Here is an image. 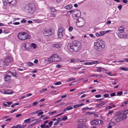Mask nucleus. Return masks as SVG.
<instances>
[{"label":"nucleus","instance_id":"obj_36","mask_svg":"<svg viewBox=\"0 0 128 128\" xmlns=\"http://www.w3.org/2000/svg\"><path fill=\"white\" fill-rule=\"evenodd\" d=\"M92 108H88V107H86L82 108V109H81V110L82 111H83L84 110H86L88 109H92Z\"/></svg>","mask_w":128,"mask_h":128},{"label":"nucleus","instance_id":"obj_22","mask_svg":"<svg viewBox=\"0 0 128 128\" xmlns=\"http://www.w3.org/2000/svg\"><path fill=\"white\" fill-rule=\"evenodd\" d=\"M72 7V6L71 5L69 4L65 6L64 8L65 9L67 10H70Z\"/></svg>","mask_w":128,"mask_h":128},{"label":"nucleus","instance_id":"obj_16","mask_svg":"<svg viewBox=\"0 0 128 128\" xmlns=\"http://www.w3.org/2000/svg\"><path fill=\"white\" fill-rule=\"evenodd\" d=\"M74 14L77 17H79L80 15V10H77L74 12Z\"/></svg>","mask_w":128,"mask_h":128},{"label":"nucleus","instance_id":"obj_7","mask_svg":"<svg viewBox=\"0 0 128 128\" xmlns=\"http://www.w3.org/2000/svg\"><path fill=\"white\" fill-rule=\"evenodd\" d=\"M85 22L84 19L81 18H78L76 22V26L80 27L83 26L85 24Z\"/></svg>","mask_w":128,"mask_h":128},{"label":"nucleus","instance_id":"obj_38","mask_svg":"<svg viewBox=\"0 0 128 128\" xmlns=\"http://www.w3.org/2000/svg\"><path fill=\"white\" fill-rule=\"evenodd\" d=\"M68 110H72L73 108L72 107H71L70 106L66 108Z\"/></svg>","mask_w":128,"mask_h":128},{"label":"nucleus","instance_id":"obj_60","mask_svg":"<svg viewBox=\"0 0 128 128\" xmlns=\"http://www.w3.org/2000/svg\"><path fill=\"white\" fill-rule=\"evenodd\" d=\"M75 11H74V10H70L69 11V12H70V14H71L72 13H73L74 14V12Z\"/></svg>","mask_w":128,"mask_h":128},{"label":"nucleus","instance_id":"obj_46","mask_svg":"<svg viewBox=\"0 0 128 128\" xmlns=\"http://www.w3.org/2000/svg\"><path fill=\"white\" fill-rule=\"evenodd\" d=\"M47 90V89L46 88H44L42 90L40 91V92L41 93H42L43 92H44L46 91Z\"/></svg>","mask_w":128,"mask_h":128},{"label":"nucleus","instance_id":"obj_19","mask_svg":"<svg viewBox=\"0 0 128 128\" xmlns=\"http://www.w3.org/2000/svg\"><path fill=\"white\" fill-rule=\"evenodd\" d=\"M105 102L104 101L102 102L101 103L98 104L96 107L98 108H101V107L105 104Z\"/></svg>","mask_w":128,"mask_h":128},{"label":"nucleus","instance_id":"obj_44","mask_svg":"<svg viewBox=\"0 0 128 128\" xmlns=\"http://www.w3.org/2000/svg\"><path fill=\"white\" fill-rule=\"evenodd\" d=\"M61 84V82H58L55 83L54 84L56 85L60 84Z\"/></svg>","mask_w":128,"mask_h":128},{"label":"nucleus","instance_id":"obj_4","mask_svg":"<svg viewBox=\"0 0 128 128\" xmlns=\"http://www.w3.org/2000/svg\"><path fill=\"white\" fill-rule=\"evenodd\" d=\"M18 39L21 40H24L30 38V37L28 34L24 32H19L18 35Z\"/></svg>","mask_w":128,"mask_h":128},{"label":"nucleus","instance_id":"obj_29","mask_svg":"<svg viewBox=\"0 0 128 128\" xmlns=\"http://www.w3.org/2000/svg\"><path fill=\"white\" fill-rule=\"evenodd\" d=\"M122 119L120 117L118 118H117L115 120V121L116 122H120V121H122Z\"/></svg>","mask_w":128,"mask_h":128},{"label":"nucleus","instance_id":"obj_50","mask_svg":"<svg viewBox=\"0 0 128 128\" xmlns=\"http://www.w3.org/2000/svg\"><path fill=\"white\" fill-rule=\"evenodd\" d=\"M52 122H53L52 121H51L50 122L48 123V124L49 125H48L49 126H50V127H51L52 126Z\"/></svg>","mask_w":128,"mask_h":128},{"label":"nucleus","instance_id":"obj_2","mask_svg":"<svg viewBox=\"0 0 128 128\" xmlns=\"http://www.w3.org/2000/svg\"><path fill=\"white\" fill-rule=\"evenodd\" d=\"M104 42L102 40H97V42H94V48L98 51H100L105 47Z\"/></svg>","mask_w":128,"mask_h":128},{"label":"nucleus","instance_id":"obj_62","mask_svg":"<svg viewBox=\"0 0 128 128\" xmlns=\"http://www.w3.org/2000/svg\"><path fill=\"white\" fill-rule=\"evenodd\" d=\"M104 96L105 98H107L108 97L109 94H104Z\"/></svg>","mask_w":128,"mask_h":128},{"label":"nucleus","instance_id":"obj_58","mask_svg":"<svg viewBox=\"0 0 128 128\" xmlns=\"http://www.w3.org/2000/svg\"><path fill=\"white\" fill-rule=\"evenodd\" d=\"M20 128V124H18L16 126V128Z\"/></svg>","mask_w":128,"mask_h":128},{"label":"nucleus","instance_id":"obj_39","mask_svg":"<svg viewBox=\"0 0 128 128\" xmlns=\"http://www.w3.org/2000/svg\"><path fill=\"white\" fill-rule=\"evenodd\" d=\"M27 44H23V46L24 47V48L25 49L27 50L28 48V47H27Z\"/></svg>","mask_w":128,"mask_h":128},{"label":"nucleus","instance_id":"obj_11","mask_svg":"<svg viewBox=\"0 0 128 128\" xmlns=\"http://www.w3.org/2000/svg\"><path fill=\"white\" fill-rule=\"evenodd\" d=\"M62 44L60 43L54 44H52V46L54 48H60L62 46Z\"/></svg>","mask_w":128,"mask_h":128},{"label":"nucleus","instance_id":"obj_30","mask_svg":"<svg viewBox=\"0 0 128 128\" xmlns=\"http://www.w3.org/2000/svg\"><path fill=\"white\" fill-rule=\"evenodd\" d=\"M113 112V110H112L110 111L107 114H106V116H109L110 115H111L112 114V113Z\"/></svg>","mask_w":128,"mask_h":128},{"label":"nucleus","instance_id":"obj_52","mask_svg":"<svg viewBox=\"0 0 128 128\" xmlns=\"http://www.w3.org/2000/svg\"><path fill=\"white\" fill-rule=\"evenodd\" d=\"M105 76H103V75L102 74H98V78H103Z\"/></svg>","mask_w":128,"mask_h":128},{"label":"nucleus","instance_id":"obj_8","mask_svg":"<svg viewBox=\"0 0 128 128\" xmlns=\"http://www.w3.org/2000/svg\"><path fill=\"white\" fill-rule=\"evenodd\" d=\"M52 33L50 29H45L43 32V34L44 36H48L50 35Z\"/></svg>","mask_w":128,"mask_h":128},{"label":"nucleus","instance_id":"obj_63","mask_svg":"<svg viewBox=\"0 0 128 128\" xmlns=\"http://www.w3.org/2000/svg\"><path fill=\"white\" fill-rule=\"evenodd\" d=\"M115 93H113L110 94V96H115Z\"/></svg>","mask_w":128,"mask_h":128},{"label":"nucleus","instance_id":"obj_17","mask_svg":"<svg viewBox=\"0 0 128 128\" xmlns=\"http://www.w3.org/2000/svg\"><path fill=\"white\" fill-rule=\"evenodd\" d=\"M77 128H86L84 123H80L78 124Z\"/></svg>","mask_w":128,"mask_h":128},{"label":"nucleus","instance_id":"obj_12","mask_svg":"<svg viewBox=\"0 0 128 128\" xmlns=\"http://www.w3.org/2000/svg\"><path fill=\"white\" fill-rule=\"evenodd\" d=\"M8 4L11 6L14 5L16 4V0H6Z\"/></svg>","mask_w":128,"mask_h":128},{"label":"nucleus","instance_id":"obj_32","mask_svg":"<svg viewBox=\"0 0 128 128\" xmlns=\"http://www.w3.org/2000/svg\"><path fill=\"white\" fill-rule=\"evenodd\" d=\"M120 117L122 119V120H123L126 119L127 117V116L126 115L124 114L123 116H121Z\"/></svg>","mask_w":128,"mask_h":128},{"label":"nucleus","instance_id":"obj_20","mask_svg":"<svg viewBox=\"0 0 128 128\" xmlns=\"http://www.w3.org/2000/svg\"><path fill=\"white\" fill-rule=\"evenodd\" d=\"M124 28L123 26H121L119 27L118 28V31L121 33L124 32Z\"/></svg>","mask_w":128,"mask_h":128},{"label":"nucleus","instance_id":"obj_31","mask_svg":"<svg viewBox=\"0 0 128 128\" xmlns=\"http://www.w3.org/2000/svg\"><path fill=\"white\" fill-rule=\"evenodd\" d=\"M34 64L31 62H28L27 64V66L28 67L30 66H32L34 65Z\"/></svg>","mask_w":128,"mask_h":128},{"label":"nucleus","instance_id":"obj_48","mask_svg":"<svg viewBox=\"0 0 128 128\" xmlns=\"http://www.w3.org/2000/svg\"><path fill=\"white\" fill-rule=\"evenodd\" d=\"M68 118L67 116H64L62 118V120H66Z\"/></svg>","mask_w":128,"mask_h":128},{"label":"nucleus","instance_id":"obj_40","mask_svg":"<svg viewBox=\"0 0 128 128\" xmlns=\"http://www.w3.org/2000/svg\"><path fill=\"white\" fill-rule=\"evenodd\" d=\"M50 10L52 12H55L56 10L55 9L53 8H50Z\"/></svg>","mask_w":128,"mask_h":128},{"label":"nucleus","instance_id":"obj_9","mask_svg":"<svg viewBox=\"0 0 128 128\" xmlns=\"http://www.w3.org/2000/svg\"><path fill=\"white\" fill-rule=\"evenodd\" d=\"M0 92L2 93L5 94H12L13 93L12 91H10L8 90H1Z\"/></svg>","mask_w":128,"mask_h":128},{"label":"nucleus","instance_id":"obj_24","mask_svg":"<svg viewBox=\"0 0 128 128\" xmlns=\"http://www.w3.org/2000/svg\"><path fill=\"white\" fill-rule=\"evenodd\" d=\"M120 69L121 70H123L124 71H126L128 70V68H124L121 66L120 67Z\"/></svg>","mask_w":128,"mask_h":128},{"label":"nucleus","instance_id":"obj_64","mask_svg":"<svg viewBox=\"0 0 128 128\" xmlns=\"http://www.w3.org/2000/svg\"><path fill=\"white\" fill-rule=\"evenodd\" d=\"M79 106L78 104H76L74 105V108H78Z\"/></svg>","mask_w":128,"mask_h":128},{"label":"nucleus","instance_id":"obj_28","mask_svg":"<svg viewBox=\"0 0 128 128\" xmlns=\"http://www.w3.org/2000/svg\"><path fill=\"white\" fill-rule=\"evenodd\" d=\"M30 46L32 48H33L34 49H35L36 47V45L34 43H32L31 44Z\"/></svg>","mask_w":128,"mask_h":128},{"label":"nucleus","instance_id":"obj_57","mask_svg":"<svg viewBox=\"0 0 128 128\" xmlns=\"http://www.w3.org/2000/svg\"><path fill=\"white\" fill-rule=\"evenodd\" d=\"M37 102H33L32 103V106H35L37 105Z\"/></svg>","mask_w":128,"mask_h":128},{"label":"nucleus","instance_id":"obj_53","mask_svg":"<svg viewBox=\"0 0 128 128\" xmlns=\"http://www.w3.org/2000/svg\"><path fill=\"white\" fill-rule=\"evenodd\" d=\"M38 111H39L38 110V111H36V112H32L30 114V115H31V114H32H32H36V113H37V112H38Z\"/></svg>","mask_w":128,"mask_h":128},{"label":"nucleus","instance_id":"obj_34","mask_svg":"<svg viewBox=\"0 0 128 128\" xmlns=\"http://www.w3.org/2000/svg\"><path fill=\"white\" fill-rule=\"evenodd\" d=\"M75 78H71L68 79L67 80V81L68 82H69L72 80H75Z\"/></svg>","mask_w":128,"mask_h":128},{"label":"nucleus","instance_id":"obj_42","mask_svg":"<svg viewBox=\"0 0 128 128\" xmlns=\"http://www.w3.org/2000/svg\"><path fill=\"white\" fill-rule=\"evenodd\" d=\"M112 107L110 106H106V110H108V109H111L112 108Z\"/></svg>","mask_w":128,"mask_h":128},{"label":"nucleus","instance_id":"obj_6","mask_svg":"<svg viewBox=\"0 0 128 128\" xmlns=\"http://www.w3.org/2000/svg\"><path fill=\"white\" fill-rule=\"evenodd\" d=\"M61 60V58L56 54H53L48 58V61L49 62H58Z\"/></svg>","mask_w":128,"mask_h":128},{"label":"nucleus","instance_id":"obj_3","mask_svg":"<svg viewBox=\"0 0 128 128\" xmlns=\"http://www.w3.org/2000/svg\"><path fill=\"white\" fill-rule=\"evenodd\" d=\"M13 61V58L11 56L8 57L4 60H1L0 61V67H4L10 65Z\"/></svg>","mask_w":128,"mask_h":128},{"label":"nucleus","instance_id":"obj_10","mask_svg":"<svg viewBox=\"0 0 128 128\" xmlns=\"http://www.w3.org/2000/svg\"><path fill=\"white\" fill-rule=\"evenodd\" d=\"M101 122V120H92L90 122V124L91 125L94 124H99V122Z\"/></svg>","mask_w":128,"mask_h":128},{"label":"nucleus","instance_id":"obj_41","mask_svg":"<svg viewBox=\"0 0 128 128\" xmlns=\"http://www.w3.org/2000/svg\"><path fill=\"white\" fill-rule=\"evenodd\" d=\"M101 97V95L100 94H98L96 95L95 97L96 98H100Z\"/></svg>","mask_w":128,"mask_h":128},{"label":"nucleus","instance_id":"obj_14","mask_svg":"<svg viewBox=\"0 0 128 128\" xmlns=\"http://www.w3.org/2000/svg\"><path fill=\"white\" fill-rule=\"evenodd\" d=\"M118 112V114H119L120 116L122 115L123 114L126 115L128 113V110H125L121 112Z\"/></svg>","mask_w":128,"mask_h":128},{"label":"nucleus","instance_id":"obj_18","mask_svg":"<svg viewBox=\"0 0 128 128\" xmlns=\"http://www.w3.org/2000/svg\"><path fill=\"white\" fill-rule=\"evenodd\" d=\"M111 32V31L110 30H106V31H101L100 32V36H102L104 35L106 33L109 32Z\"/></svg>","mask_w":128,"mask_h":128},{"label":"nucleus","instance_id":"obj_1","mask_svg":"<svg viewBox=\"0 0 128 128\" xmlns=\"http://www.w3.org/2000/svg\"><path fill=\"white\" fill-rule=\"evenodd\" d=\"M82 48L80 42L78 41H74L72 43L69 44L68 45V48L69 50L72 52H77Z\"/></svg>","mask_w":128,"mask_h":128},{"label":"nucleus","instance_id":"obj_45","mask_svg":"<svg viewBox=\"0 0 128 128\" xmlns=\"http://www.w3.org/2000/svg\"><path fill=\"white\" fill-rule=\"evenodd\" d=\"M122 5H120L118 6V8L120 10H121L122 8Z\"/></svg>","mask_w":128,"mask_h":128},{"label":"nucleus","instance_id":"obj_61","mask_svg":"<svg viewBox=\"0 0 128 128\" xmlns=\"http://www.w3.org/2000/svg\"><path fill=\"white\" fill-rule=\"evenodd\" d=\"M20 24V23L19 22H16L13 23V24L15 25H18Z\"/></svg>","mask_w":128,"mask_h":128},{"label":"nucleus","instance_id":"obj_15","mask_svg":"<svg viewBox=\"0 0 128 128\" xmlns=\"http://www.w3.org/2000/svg\"><path fill=\"white\" fill-rule=\"evenodd\" d=\"M98 62L96 60H95L91 62H85L84 63L85 65H92L93 64H95L96 63H98Z\"/></svg>","mask_w":128,"mask_h":128},{"label":"nucleus","instance_id":"obj_59","mask_svg":"<svg viewBox=\"0 0 128 128\" xmlns=\"http://www.w3.org/2000/svg\"><path fill=\"white\" fill-rule=\"evenodd\" d=\"M67 96V95L66 94L62 96L61 98H62L66 97Z\"/></svg>","mask_w":128,"mask_h":128},{"label":"nucleus","instance_id":"obj_35","mask_svg":"<svg viewBox=\"0 0 128 128\" xmlns=\"http://www.w3.org/2000/svg\"><path fill=\"white\" fill-rule=\"evenodd\" d=\"M30 120H31L30 118H28V119L25 120L24 122L25 123H29Z\"/></svg>","mask_w":128,"mask_h":128},{"label":"nucleus","instance_id":"obj_37","mask_svg":"<svg viewBox=\"0 0 128 128\" xmlns=\"http://www.w3.org/2000/svg\"><path fill=\"white\" fill-rule=\"evenodd\" d=\"M73 28L72 26H70L68 28V30L69 32H71L73 30Z\"/></svg>","mask_w":128,"mask_h":128},{"label":"nucleus","instance_id":"obj_23","mask_svg":"<svg viewBox=\"0 0 128 128\" xmlns=\"http://www.w3.org/2000/svg\"><path fill=\"white\" fill-rule=\"evenodd\" d=\"M78 60L77 58H73L71 59L70 60V62H78Z\"/></svg>","mask_w":128,"mask_h":128},{"label":"nucleus","instance_id":"obj_54","mask_svg":"<svg viewBox=\"0 0 128 128\" xmlns=\"http://www.w3.org/2000/svg\"><path fill=\"white\" fill-rule=\"evenodd\" d=\"M56 14H51L50 16V17H53L55 18L56 17Z\"/></svg>","mask_w":128,"mask_h":128},{"label":"nucleus","instance_id":"obj_25","mask_svg":"<svg viewBox=\"0 0 128 128\" xmlns=\"http://www.w3.org/2000/svg\"><path fill=\"white\" fill-rule=\"evenodd\" d=\"M64 31V28L60 26L59 27L58 32H63Z\"/></svg>","mask_w":128,"mask_h":128},{"label":"nucleus","instance_id":"obj_5","mask_svg":"<svg viewBox=\"0 0 128 128\" xmlns=\"http://www.w3.org/2000/svg\"><path fill=\"white\" fill-rule=\"evenodd\" d=\"M24 8L26 11L31 13H34L36 10L35 6L33 4H30L26 6Z\"/></svg>","mask_w":128,"mask_h":128},{"label":"nucleus","instance_id":"obj_33","mask_svg":"<svg viewBox=\"0 0 128 128\" xmlns=\"http://www.w3.org/2000/svg\"><path fill=\"white\" fill-rule=\"evenodd\" d=\"M34 21L37 23H41L42 22V20H34Z\"/></svg>","mask_w":128,"mask_h":128},{"label":"nucleus","instance_id":"obj_47","mask_svg":"<svg viewBox=\"0 0 128 128\" xmlns=\"http://www.w3.org/2000/svg\"><path fill=\"white\" fill-rule=\"evenodd\" d=\"M27 20L24 19H23L21 21V22L23 23H25L26 22Z\"/></svg>","mask_w":128,"mask_h":128},{"label":"nucleus","instance_id":"obj_56","mask_svg":"<svg viewBox=\"0 0 128 128\" xmlns=\"http://www.w3.org/2000/svg\"><path fill=\"white\" fill-rule=\"evenodd\" d=\"M117 94L118 95H121L122 94V91L118 92H117Z\"/></svg>","mask_w":128,"mask_h":128},{"label":"nucleus","instance_id":"obj_55","mask_svg":"<svg viewBox=\"0 0 128 128\" xmlns=\"http://www.w3.org/2000/svg\"><path fill=\"white\" fill-rule=\"evenodd\" d=\"M123 103L124 104V105H126L128 104V100H127L125 102H123Z\"/></svg>","mask_w":128,"mask_h":128},{"label":"nucleus","instance_id":"obj_49","mask_svg":"<svg viewBox=\"0 0 128 128\" xmlns=\"http://www.w3.org/2000/svg\"><path fill=\"white\" fill-rule=\"evenodd\" d=\"M56 113V111H54V112H49V114H55Z\"/></svg>","mask_w":128,"mask_h":128},{"label":"nucleus","instance_id":"obj_26","mask_svg":"<svg viewBox=\"0 0 128 128\" xmlns=\"http://www.w3.org/2000/svg\"><path fill=\"white\" fill-rule=\"evenodd\" d=\"M62 32H58L57 34L59 38H60L62 37Z\"/></svg>","mask_w":128,"mask_h":128},{"label":"nucleus","instance_id":"obj_13","mask_svg":"<svg viewBox=\"0 0 128 128\" xmlns=\"http://www.w3.org/2000/svg\"><path fill=\"white\" fill-rule=\"evenodd\" d=\"M10 79V76L8 74H5L4 76V80L6 81H8Z\"/></svg>","mask_w":128,"mask_h":128},{"label":"nucleus","instance_id":"obj_27","mask_svg":"<svg viewBox=\"0 0 128 128\" xmlns=\"http://www.w3.org/2000/svg\"><path fill=\"white\" fill-rule=\"evenodd\" d=\"M102 69L104 70H105V69L104 68H102L101 67H99L97 69V72H100L102 71Z\"/></svg>","mask_w":128,"mask_h":128},{"label":"nucleus","instance_id":"obj_43","mask_svg":"<svg viewBox=\"0 0 128 128\" xmlns=\"http://www.w3.org/2000/svg\"><path fill=\"white\" fill-rule=\"evenodd\" d=\"M105 73L107 74L109 76H113V75H112V74H111L110 72H105Z\"/></svg>","mask_w":128,"mask_h":128},{"label":"nucleus","instance_id":"obj_51","mask_svg":"<svg viewBox=\"0 0 128 128\" xmlns=\"http://www.w3.org/2000/svg\"><path fill=\"white\" fill-rule=\"evenodd\" d=\"M44 113V112H41L39 113H38V116H39L41 115L42 114Z\"/></svg>","mask_w":128,"mask_h":128},{"label":"nucleus","instance_id":"obj_21","mask_svg":"<svg viewBox=\"0 0 128 128\" xmlns=\"http://www.w3.org/2000/svg\"><path fill=\"white\" fill-rule=\"evenodd\" d=\"M40 127L42 128H49L50 126L48 125L42 124L40 126Z\"/></svg>","mask_w":128,"mask_h":128}]
</instances>
